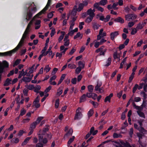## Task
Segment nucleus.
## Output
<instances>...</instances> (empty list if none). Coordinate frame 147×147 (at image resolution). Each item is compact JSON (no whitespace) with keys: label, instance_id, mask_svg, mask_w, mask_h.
<instances>
[{"label":"nucleus","instance_id":"42","mask_svg":"<svg viewBox=\"0 0 147 147\" xmlns=\"http://www.w3.org/2000/svg\"><path fill=\"white\" fill-rule=\"evenodd\" d=\"M88 91L90 92H92L93 90L94 87L91 85H88Z\"/></svg>","mask_w":147,"mask_h":147},{"label":"nucleus","instance_id":"30","mask_svg":"<svg viewBox=\"0 0 147 147\" xmlns=\"http://www.w3.org/2000/svg\"><path fill=\"white\" fill-rule=\"evenodd\" d=\"M113 137L114 138H121L122 136L120 134H117L116 133H114L113 134Z\"/></svg>","mask_w":147,"mask_h":147},{"label":"nucleus","instance_id":"51","mask_svg":"<svg viewBox=\"0 0 147 147\" xmlns=\"http://www.w3.org/2000/svg\"><path fill=\"white\" fill-rule=\"evenodd\" d=\"M37 14L32 19V20L30 21V22L29 23L28 25H29V26H30L32 25V21L35 20V18L36 17H38L40 15H37Z\"/></svg>","mask_w":147,"mask_h":147},{"label":"nucleus","instance_id":"16","mask_svg":"<svg viewBox=\"0 0 147 147\" xmlns=\"http://www.w3.org/2000/svg\"><path fill=\"white\" fill-rule=\"evenodd\" d=\"M40 23L41 21L40 20H37L36 21L35 23V29L37 30L40 28L41 26Z\"/></svg>","mask_w":147,"mask_h":147},{"label":"nucleus","instance_id":"32","mask_svg":"<svg viewBox=\"0 0 147 147\" xmlns=\"http://www.w3.org/2000/svg\"><path fill=\"white\" fill-rule=\"evenodd\" d=\"M84 6L83 3H81L79 4L78 8L76 10L78 12L81 11L84 8Z\"/></svg>","mask_w":147,"mask_h":147},{"label":"nucleus","instance_id":"8","mask_svg":"<svg viewBox=\"0 0 147 147\" xmlns=\"http://www.w3.org/2000/svg\"><path fill=\"white\" fill-rule=\"evenodd\" d=\"M119 34V31H115L112 32L110 34V38L111 40H113Z\"/></svg>","mask_w":147,"mask_h":147},{"label":"nucleus","instance_id":"6","mask_svg":"<svg viewBox=\"0 0 147 147\" xmlns=\"http://www.w3.org/2000/svg\"><path fill=\"white\" fill-rule=\"evenodd\" d=\"M141 100V98L139 97H135L134 98V100L132 102V105L133 106L134 108L135 109L137 110H139L140 107L136 105V103L134 102H139Z\"/></svg>","mask_w":147,"mask_h":147},{"label":"nucleus","instance_id":"4","mask_svg":"<svg viewBox=\"0 0 147 147\" xmlns=\"http://www.w3.org/2000/svg\"><path fill=\"white\" fill-rule=\"evenodd\" d=\"M137 17V15L134 13L127 14L125 16L126 20L128 21L133 20L136 19Z\"/></svg>","mask_w":147,"mask_h":147},{"label":"nucleus","instance_id":"43","mask_svg":"<svg viewBox=\"0 0 147 147\" xmlns=\"http://www.w3.org/2000/svg\"><path fill=\"white\" fill-rule=\"evenodd\" d=\"M111 57H109L106 61V64L105 65V66H109L111 64Z\"/></svg>","mask_w":147,"mask_h":147},{"label":"nucleus","instance_id":"13","mask_svg":"<svg viewBox=\"0 0 147 147\" xmlns=\"http://www.w3.org/2000/svg\"><path fill=\"white\" fill-rule=\"evenodd\" d=\"M113 93H111L109 96H107L104 99L105 102H110L111 98L113 96Z\"/></svg>","mask_w":147,"mask_h":147},{"label":"nucleus","instance_id":"37","mask_svg":"<svg viewBox=\"0 0 147 147\" xmlns=\"http://www.w3.org/2000/svg\"><path fill=\"white\" fill-rule=\"evenodd\" d=\"M78 65H79V67L83 69L84 68L85 66V64L83 62L81 61H80L78 62Z\"/></svg>","mask_w":147,"mask_h":147},{"label":"nucleus","instance_id":"62","mask_svg":"<svg viewBox=\"0 0 147 147\" xmlns=\"http://www.w3.org/2000/svg\"><path fill=\"white\" fill-rule=\"evenodd\" d=\"M76 51V49H75L74 47H73L70 51L69 52V54L71 55L75 52Z\"/></svg>","mask_w":147,"mask_h":147},{"label":"nucleus","instance_id":"1","mask_svg":"<svg viewBox=\"0 0 147 147\" xmlns=\"http://www.w3.org/2000/svg\"><path fill=\"white\" fill-rule=\"evenodd\" d=\"M30 27L31 26L29 25H28L20 42L14 49L11 51L4 53H0V56H11L13 53L17 51L22 46L23 43L24 42L25 39L27 40L29 38Z\"/></svg>","mask_w":147,"mask_h":147},{"label":"nucleus","instance_id":"53","mask_svg":"<svg viewBox=\"0 0 147 147\" xmlns=\"http://www.w3.org/2000/svg\"><path fill=\"white\" fill-rule=\"evenodd\" d=\"M137 88L138 89V85L137 84H136L135 85L133 88V93H135Z\"/></svg>","mask_w":147,"mask_h":147},{"label":"nucleus","instance_id":"50","mask_svg":"<svg viewBox=\"0 0 147 147\" xmlns=\"http://www.w3.org/2000/svg\"><path fill=\"white\" fill-rule=\"evenodd\" d=\"M137 28H136L132 29L131 31V35L135 34L137 32Z\"/></svg>","mask_w":147,"mask_h":147},{"label":"nucleus","instance_id":"19","mask_svg":"<svg viewBox=\"0 0 147 147\" xmlns=\"http://www.w3.org/2000/svg\"><path fill=\"white\" fill-rule=\"evenodd\" d=\"M114 21L116 22H119L121 24H123L124 22V20L120 17H119L115 19Z\"/></svg>","mask_w":147,"mask_h":147},{"label":"nucleus","instance_id":"17","mask_svg":"<svg viewBox=\"0 0 147 147\" xmlns=\"http://www.w3.org/2000/svg\"><path fill=\"white\" fill-rule=\"evenodd\" d=\"M12 79L11 78H7L5 82L3 85L7 86L11 84Z\"/></svg>","mask_w":147,"mask_h":147},{"label":"nucleus","instance_id":"23","mask_svg":"<svg viewBox=\"0 0 147 147\" xmlns=\"http://www.w3.org/2000/svg\"><path fill=\"white\" fill-rule=\"evenodd\" d=\"M68 49L67 48H65L64 45H61L60 47V51H62L63 54H65L66 51Z\"/></svg>","mask_w":147,"mask_h":147},{"label":"nucleus","instance_id":"59","mask_svg":"<svg viewBox=\"0 0 147 147\" xmlns=\"http://www.w3.org/2000/svg\"><path fill=\"white\" fill-rule=\"evenodd\" d=\"M135 24V22H129L128 24V27L131 28Z\"/></svg>","mask_w":147,"mask_h":147},{"label":"nucleus","instance_id":"52","mask_svg":"<svg viewBox=\"0 0 147 147\" xmlns=\"http://www.w3.org/2000/svg\"><path fill=\"white\" fill-rule=\"evenodd\" d=\"M138 130L141 132L144 133L146 131V130L142 127H139V128L138 129Z\"/></svg>","mask_w":147,"mask_h":147},{"label":"nucleus","instance_id":"34","mask_svg":"<svg viewBox=\"0 0 147 147\" xmlns=\"http://www.w3.org/2000/svg\"><path fill=\"white\" fill-rule=\"evenodd\" d=\"M108 2L107 0H101L99 2V5L104 6Z\"/></svg>","mask_w":147,"mask_h":147},{"label":"nucleus","instance_id":"9","mask_svg":"<svg viewBox=\"0 0 147 147\" xmlns=\"http://www.w3.org/2000/svg\"><path fill=\"white\" fill-rule=\"evenodd\" d=\"M110 18L111 17L110 15H107L105 18L104 17V16H100L99 20L106 22H108Z\"/></svg>","mask_w":147,"mask_h":147},{"label":"nucleus","instance_id":"28","mask_svg":"<svg viewBox=\"0 0 147 147\" xmlns=\"http://www.w3.org/2000/svg\"><path fill=\"white\" fill-rule=\"evenodd\" d=\"M144 27V24L141 22H140L137 24L136 28L138 30H139L142 29Z\"/></svg>","mask_w":147,"mask_h":147},{"label":"nucleus","instance_id":"46","mask_svg":"<svg viewBox=\"0 0 147 147\" xmlns=\"http://www.w3.org/2000/svg\"><path fill=\"white\" fill-rule=\"evenodd\" d=\"M51 69V68L49 67V65H46L44 68V71L46 73H47Z\"/></svg>","mask_w":147,"mask_h":147},{"label":"nucleus","instance_id":"7","mask_svg":"<svg viewBox=\"0 0 147 147\" xmlns=\"http://www.w3.org/2000/svg\"><path fill=\"white\" fill-rule=\"evenodd\" d=\"M51 0H48L47 4L45 7L40 12L37 14V15H41L42 13H44L45 11L48 9L51 3Z\"/></svg>","mask_w":147,"mask_h":147},{"label":"nucleus","instance_id":"24","mask_svg":"<svg viewBox=\"0 0 147 147\" xmlns=\"http://www.w3.org/2000/svg\"><path fill=\"white\" fill-rule=\"evenodd\" d=\"M31 137H27L25 138L24 141L22 144V146H24L26 145L28 142V141L31 139Z\"/></svg>","mask_w":147,"mask_h":147},{"label":"nucleus","instance_id":"58","mask_svg":"<svg viewBox=\"0 0 147 147\" xmlns=\"http://www.w3.org/2000/svg\"><path fill=\"white\" fill-rule=\"evenodd\" d=\"M118 5V3L117 2H116L114 3L113 5V9H114L115 10H117L118 9V8L117 7H116Z\"/></svg>","mask_w":147,"mask_h":147},{"label":"nucleus","instance_id":"41","mask_svg":"<svg viewBox=\"0 0 147 147\" xmlns=\"http://www.w3.org/2000/svg\"><path fill=\"white\" fill-rule=\"evenodd\" d=\"M137 112L140 117H142L144 118H145V115L143 113L139 111H137Z\"/></svg>","mask_w":147,"mask_h":147},{"label":"nucleus","instance_id":"36","mask_svg":"<svg viewBox=\"0 0 147 147\" xmlns=\"http://www.w3.org/2000/svg\"><path fill=\"white\" fill-rule=\"evenodd\" d=\"M75 138V137L73 136L72 138H70L67 143V145L68 147L70 146V144L74 141Z\"/></svg>","mask_w":147,"mask_h":147},{"label":"nucleus","instance_id":"44","mask_svg":"<svg viewBox=\"0 0 147 147\" xmlns=\"http://www.w3.org/2000/svg\"><path fill=\"white\" fill-rule=\"evenodd\" d=\"M107 50L106 49H103V51H100V53L99 55H103V56H105V53H106Z\"/></svg>","mask_w":147,"mask_h":147},{"label":"nucleus","instance_id":"3","mask_svg":"<svg viewBox=\"0 0 147 147\" xmlns=\"http://www.w3.org/2000/svg\"><path fill=\"white\" fill-rule=\"evenodd\" d=\"M82 109L80 107H78L76 111V114L74 117L75 120L79 119H81L82 116Z\"/></svg>","mask_w":147,"mask_h":147},{"label":"nucleus","instance_id":"14","mask_svg":"<svg viewBox=\"0 0 147 147\" xmlns=\"http://www.w3.org/2000/svg\"><path fill=\"white\" fill-rule=\"evenodd\" d=\"M137 135L139 138L138 142L140 144V147H146V146L144 145L143 146L141 142L140 141V140L142 138V137L143 136V135L140 133H138L137 134Z\"/></svg>","mask_w":147,"mask_h":147},{"label":"nucleus","instance_id":"20","mask_svg":"<svg viewBox=\"0 0 147 147\" xmlns=\"http://www.w3.org/2000/svg\"><path fill=\"white\" fill-rule=\"evenodd\" d=\"M63 87L62 86L60 87L57 89V92L56 95L57 96H59L61 95L63 93Z\"/></svg>","mask_w":147,"mask_h":147},{"label":"nucleus","instance_id":"63","mask_svg":"<svg viewBox=\"0 0 147 147\" xmlns=\"http://www.w3.org/2000/svg\"><path fill=\"white\" fill-rule=\"evenodd\" d=\"M124 9L125 12L127 13H128L129 12L130 10V8L128 6H127L125 7L124 8Z\"/></svg>","mask_w":147,"mask_h":147},{"label":"nucleus","instance_id":"39","mask_svg":"<svg viewBox=\"0 0 147 147\" xmlns=\"http://www.w3.org/2000/svg\"><path fill=\"white\" fill-rule=\"evenodd\" d=\"M21 61V60L20 59H17L14 62L13 65V66L14 67L15 66L17 65L20 63Z\"/></svg>","mask_w":147,"mask_h":147},{"label":"nucleus","instance_id":"57","mask_svg":"<svg viewBox=\"0 0 147 147\" xmlns=\"http://www.w3.org/2000/svg\"><path fill=\"white\" fill-rule=\"evenodd\" d=\"M49 130V129L48 127H46L44 128L42 131V135H45V133L48 131Z\"/></svg>","mask_w":147,"mask_h":147},{"label":"nucleus","instance_id":"49","mask_svg":"<svg viewBox=\"0 0 147 147\" xmlns=\"http://www.w3.org/2000/svg\"><path fill=\"white\" fill-rule=\"evenodd\" d=\"M113 142L117 144L118 146L116 145H114L115 147H123V146L120 144V143L116 141H114L112 142Z\"/></svg>","mask_w":147,"mask_h":147},{"label":"nucleus","instance_id":"27","mask_svg":"<svg viewBox=\"0 0 147 147\" xmlns=\"http://www.w3.org/2000/svg\"><path fill=\"white\" fill-rule=\"evenodd\" d=\"M37 121H34L31 124L30 129H34L36 127V125L38 124Z\"/></svg>","mask_w":147,"mask_h":147},{"label":"nucleus","instance_id":"54","mask_svg":"<svg viewBox=\"0 0 147 147\" xmlns=\"http://www.w3.org/2000/svg\"><path fill=\"white\" fill-rule=\"evenodd\" d=\"M19 141V140L18 138H13L11 140V142L12 143H18Z\"/></svg>","mask_w":147,"mask_h":147},{"label":"nucleus","instance_id":"38","mask_svg":"<svg viewBox=\"0 0 147 147\" xmlns=\"http://www.w3.org/2000/svg\"><path fill=\"white\" fill-rule=\"evenodd\" d=\"M26 112V111L24 108H23L20 111V113L19 116H22L25 114Z\"/></svg>","mask_w":147,"mask_h":147},{"label":"nucleus","instance_id":"18","mask_svg":"<svg viewBox=\"0 0 147 147\" xmlns=\"http://www.w3.org/2000/svg\"><path fill=\"white\" fill-rule=\"evenodd\" d=\"M92 25L93 29L94 30H97L100 26L99 24L96 22H93L92 23Z\"/></svg>","mask_w":147,"mask_h":147},{"label":"nucleus","instance_id":"10","mask_svg":"<svg viewBox=\"0 0 147 147\" xmlns=\"http://www.w3.org/2000/svg\"><path fill=\"white\" fill-rule=\"evenodd\" d=\"M43 136L41 134H38V140L40 142H42L44 144H46L47 142V140L46 138H44L43 140Z\"/></svg>","mask_w":147,"mask_h":147},{"label":"nucleus","instance_id":"56","mask_svg":"<svg viewBox=\"0 0 147 147\" xmlns=\"http://www.w3.org/2000/svg\"><path fill=\"white\" fill-rule=\"evenodd\" d=\"M84 24V22H80L79 23V28L80 30H82L83 28V25Z\"/></svg>","mask_w":147,"mask_h":147},{"label":"nucleus","instance_id":"5","mask_svg":"<svg viewBox=\"0 0 147 147\" xmlns=\"http://www.w3.org/2000/svg\"><path fill=\"white\" fill-rule=\"evenodd\" d=\"M103 31V29L101 28L99 31V34L97 36V40H100L102 37H103L106 36V33L104 32H102Z\"/></svg>","mask_w":147,"mask_h":147},{"label":"nucleus","instance_id":"47","mask_svg":"<svg viewBox=\"0 0 147 147\" xmlns=\"http://www.w3.org/2000/svg\"><path fill=\"white\" fill-rule=\"evenodd\" d=\"M59 99H57L56 100L55 104V107L56 108H57L59 105Z\"/></svg>","mask_w":147,"mask_h":147},{"label":"nucleus","instance_id":"35","mask_svg":"<svg viewBox=\"0 0 147 147\" xmlns=\"http://www.w3.org/2000/svg\"><path fill=\"white\" fill-rule=\"evenodd\" d=\"M93 18V17H92V16H88L85 22L86 23L89 24L92 21Z\"/></svg>","mask_w":147,"mask_h":147},{"label":"nucleus","instance_id":"33","mask_svg":"<svg viewBox=\"0 0 147 147\" xmlns=\"http://www.w3.org/2000/svg\"><path fill=\"white\" fill-rule=\"evenodd\" d=\"M76 67V65L73 63L69 64L68 65V68L70 69H75Z\"/></svg>","mask_w":147,"mask_h":147},{"label":"nucleus","instance_id":"64","mask_svg":"<svg viewBox=\"0 0 147 147\" xmlns=\"http://www.w3.org/2000/svg\"><path fill=\"white\" fill-rule=\"evenodd\" d=\"M44 117H43L41 116L39 117L37 119L36 121H37L38 124L43 119Z\"/></svg>","mask_w":147,"mask_h":147},{"label":"nucleus","instance_id":"12","mask_svg":"<svg viewBox=\"0 0 147 147\" xmlns=\"http://www.w3.org/2000/svg\"><path fill=\"white\" fill-rule=\"evenodd\" d=\"M120 143L123 145L124 147H132L127 141L124 142L123 140H119Z\"/></svg>","mask_w":147,"mask_h":147},{"label":"nucleus","instance_id":"31","mask_svg":"<svg viewBox=\"0 0 147 147\" xmlns=\"http://www.w3.org/2000/svg\"><path fill=\"white\" fill-rule=\"evenodd\" d=\"M86 97L87 96L86 94H83V95L80 97V102L81 103L86 101Z\"/></svg>","mask_w":147,"mask_h":147},{"label":"nucleus","instance_id":"60","mask_svg":"<svg viewBox=\"0 0 147 147\" xmlns=\"http://www.w3.org/2000/svg\"><path fill=\"white\" fill-rule=\"evenodd\" d=\"M77 78H72L71 80V83L73 84H76L77 82Z\"/></svg>","mask_w":147,"mask_h":147},{"label":"nucleus","instance_id":"48","mask_svg":"<svg viewBox=\"0 0 147 147\" xmlns=\"http://www.w3.org/2000/svg\"><path fill=\"white\" fill-rule=\"evenodd\" d=\"M105 48V46H103L101 47L100 48L96 49V50L95 52L96 53H98L100 52V51H103L104 49Z\"/></svg>","mask_w":147,"mask_h":147},{"label":"nucleus","instance_id":"40","mask_svg":"<svg viewBox=\"0 0 147 147\" xmlns=\"http://www.w3.org/2000/svg\"><path fill=\"white\" fill-rule=\"evenodd\" d=\"M89 102L90 103H91L93 105V106L95 108H96L98 106V104L97 102H95L94 101H92V100H90Z\"/></svg>","mask_w":147,"mask_h":147},{"label":"nucleus","instance_id":"25","mask_svg":"<svg viewBox=\"0 0 147 147\" xmlns=\"http://www.w3.org/2000/svg\"><path fill=\"white\" fill-rule=\"evenodd\" d=\"M61 35L59 36L58 38V41L59 42H60L62 40L65 34V32L64 31H61Z\"/></svg>","mask_w":147,"mask_h":147},{"label":"nucleus","instance_id":"45","mask_svg":"<svg viewBox=\"0 0 147 147\" xmlns=\"http://www.w3.org/2000/svg\"><path fill=\"white\" fill-rule=\"evenodd\" d=\"M120 55L118 54L117 52H115L113 54V58L114 59H117L120 58Z\"/></svg>","mask_w":147,"mask_h":147},{"label":"nucleus","instance_id":"26","mask_svg":"<svg viewBox=\"0 0 147 147\" xmlns=\"http://www.w3.org/2000/svg\"><path fill=\"white\" fill-rule=\"evenodd\" d=\"M73 129L72 128H70L69 131L65 135V137H67L72 135L73 133Z\"/></svg>","mask_w":147,"mask_h":147},{"label":"nucleus","instance_id":"29","mask_svg":"<svg viewBox=\"0 0 147 147\" xmlns=\"http://www.w3.org/2000/svg\"><path fill=\"white\" fill-rule=\"evenodd\" d=\"M93 113L94 111L92 109H90V110L88 112L87 115L88 119L91 117L92 116Z\"/></svg>","mask_w":147,"mask_h":147},{"label":"nucleus","instance_id":"11","mask_svg":"<svg viewBox=\"0 0 147 147\" xmlns=\"http://www.w3.org/2000/svg\"><path fill=\"white\" fill-rule=\"evenodd\" d=\"M95 12V10L94 9L92 10V9L90 8L88 9L87 11V13L88 15H89V16L94 17L95 16L94 12Z\"/></svg>","mask_w":147,"mask_h":147},{"label":"nucleus","instance_id":"55","mask_svg":"<svg viewBox=\"0 0 147 147\" xmlns=\"http://www.w3.org/2000/svg\"><path fill=\"white\" fill-rule=\"evenodd\" d=\"M82 69L78 67H77L75 70V73L77 74H79L81 71Z\"/></svg>","mask_w":147,"mask_h":147},{"label":"nucleus","instance_id":"61","mask_svg":"<svg viewBox=\"0 0 147 147\" xmlns=\"http://www.w3.org/2000/svg\"><path fill=\"white\" fill-rule=\"evenodd\" d=\"M52 87L51 86H49L44 91V93H47V92H49L50 90L51 89Z\"/></svg>","mask_w":147,"mask_h":147},{"label":"nucleus","instance_id":"2","mask_svg":"<svg viewBox=\"0 0 147 147\" xmlns=\"http://www.w3.org/2000/svg\"><path fill=\"white\" fill-rule=\"evenodd\" d=\"M27 6L28 7V9L26 19L28 21L31 18L33 15L36 12L37 9L33 2L29 3L27 5Z\"/></svg>","mask_w":147,"mask_h":147},{"label":"nucleus","instance_id":"22","mask_svg":"<svg viewBox=\"0 0 147 147\" xmlns=\"http://www.w3.org/2000/svg\"><path fill=\"white\" fill-rule=\"evenodd\" d=\"M31 80V78L29 77H24L22 79V81L25 82H28L30 81Z\"/></svg>","mask_w":147,"mask_h":147},{"label":"nucleus","instance_id":"15","mask_svg":"<svg viewBox=\"0 0 147 147\" xmlns=\"http://www.w3.org/2000/svg\"><path fill=\"white\" fill-rule=\"evenodd\" d=\"M51 48L52 47L50 46L49 47V49H48L47 51V53L45 54H43L42 53V54L39 55L38 58V59L39 61H40L41 60L42 57L43 56H46L48 53L51 50Z\"/></svg>","mask_w":147,"mask_h":147},{"label":"nucleus","instance_id":"21","mask_svg":"<svg viewBox=\"0 0 147 147\" xmlns=\"http://www.w3.org/2000/svg\"><path fill=\"white\" fill-rule=\"evenodd\" d=\"M102 85V82H100L98 81L95 87L94 90L96 91H98V89L101 88Z\"/></svg>","mask_w":147,"mask_h":147}]
</instances>
